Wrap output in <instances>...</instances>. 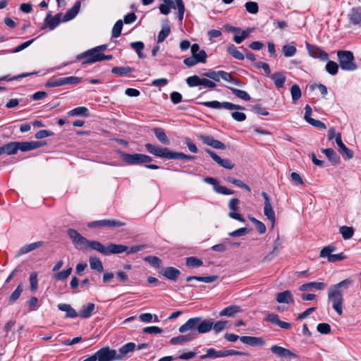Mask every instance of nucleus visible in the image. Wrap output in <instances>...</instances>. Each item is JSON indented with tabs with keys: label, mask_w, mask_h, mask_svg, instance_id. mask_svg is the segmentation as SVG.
Here are the masks:
<instances>
[{
	"label": "nucleus",
	"mask_w": 361,
	"mask_h": 361,
	"mask_svg": "<svg viewBox=\"0 0 361 361\" xmlns=\"http://www.w3.org/2000/svg\"><path fill=\"white\" fill-rule=\"evenodd\" d=\"M240 341L244 344L252 346L264 344L262 338L253 336H243L240 338Z\"/></svg>",
	"instance_id": "nucleus-32"
},
{
	"label": "nucleus",
	"mask_w": 361,
	"mask_h": 361,
	"mask_svg": "<svg viewBox=\"0 0 361 361\" xmlns=\"http://www.w3.org/2000/svg\"><path fill=\"white\" fill-rule=\"evenodd\" d=\"M72 270V268L69 267L66 270L54 274L52 278L56 281H64L71 274Z\"/></svg>",
	"instance_id": "nucleus-45"
},
{
	"label": "nucleus",
	"mask_w": 361,
	"mask_h": 361,
	"mask_svg": "<svg viewBox=\"0 0 361 361\" xmlns=\"http://www.w3.org/2000/svg\"><path fill=\"white\" fill-rule=\"evenodd\" d=\"M185 264L188 267H198L202 265L203 262L196 257H190L186 258Z\"/></svg>",
	"instance_id": "nucleus-50"
},
{
	"label": "nucleus",
	"mask_w": 361,
	"mask_h": 361,
	"mask_svg": "<svg viewBox=\"0 0 361 361\" xmlns=\"http://www.w3.org/2000/svg\"><path fill=\"white\" fill-rule=\"evenodd\" d=\"M339 231L345 240L351 238L354 233V229L351 226H343L340 228Z\"/></svg>",
	"instance_id": "nucleus-47"
},
{
	"label": "nucleus",
	"mask_w": 361,
	"mask_h": 361,
	"mask_svg": "<svg viewBox=\"0 0 361 361\" xmlns=\"http://www.w3.org/2000/svg\"><path fill=\"white\" fill-rule=\"evenodd\" d=\"M282 51L286 57H291L295 54L297 49L295 45L293 43L292 44L284 45Z\"/></svg>",
	"instance_id": "nucleus-49"
},
{
	"label": "nucleus",
	"mask_w": 361,
	"mask_h": 361,
	"mask_svg": "<svg viewBox=\"0 0 361 361\" xmlns=\"http://www.w3.org/2000/svg\"><path fill=\"white\" fill-rule=\"evenodd\" d=\"M139 318L142 322L147 323L151 322L152 321V319H154V322H157L159 321L157 316L155 314L153 315L151 313L141 314L139 316Z\"/></svg>",
	"instance_id": "nucleus-61"
},
{
	"label": "nucleus",
	"mask_w": 361,
	"mask_h": 361,
	"mask_svg": "<svg viewBox=\"0 0 361 361\" xmlns=\"http://www.w3.org/2000/svg\"><path fill=\"white\" fill-rule=\"evenodd\" d=\"M323 152L325 154L329 161H331L333 164H337L339 163L340 158L333 149H323Z\"/></svg>",
	"instance_id": "nucleus-37"
},
{
	"label": "nucleus",
	"mask_w": 361,
	"mask_h": 361,
	"mask_svg": "<svg viewBox=\"0 0 361 361\" xmlns=\"http://www.w3.org/2000/svg\"><path fill=\"white\" fill-rule=\"evenodd\" d=\"M204 181L208 184L213 185L214 190L216 192L222 195H232L233 191L222 185L218 184V181L216 178L212 177H206L204 178Z\"/></svg>",
	"instance_id": "nucleus-16"
},
{
	"label": "nucleus",
	"mask_w": 361,
	"mask_h": 361,
	"mask_svg": "<svg viewBox=\"0 0 361 361\" xmlns=\"http://www.w3.org/2000/svg\"><path fill=\"white\" fill-rule=\"evenodd\" d=\"M144 259L154 267L159 268L161 265V260L155 256H147Z\"/></svg>",
	"instance_id": "nucleus-57"
},
{
	"label": "nucleus",
	"mask_w": 361,
	"mask_h": 361,
	"mask_svg": "<svg viewBox=\"0 0 361 361\" xmlns=\"http://www.w3.org/2000/svg\"><path fill=\"white\" fill-rule=\"evenodd\" d=\"M229 89L238 98L242 99L245 101H249L250 99V96L245 91L236 89L234 87H229Z\"/></svg>",
	"instance_id": "nucleus-51"
},
{
	"label": "nucleus",
	"mask_w": 361,
	"mask_h": 361,
	"mask_svg": "<svg viewBox=\"0 0 361 361\" xmlns=\"http://www.w3.org/2000/svg\"><path fill=\"white\" fill-rule=\"evenodd\" d=\"M226 50L229 54L236 59L243 60L245 59L244 54L238 50L233 44H228L226 47Z\"/></svg>",
	"instance_id": "nucleus-38"
},
{
	"label": "nucleus",
	"mask_w": 361,
	"mask_h": 361,
	"mask_svg": "<svg viewBox=\"0 0 361 361\" xmlns=\"http://www.w3.org/2000/svg\"><path fill=\"white\" fill-rule=\"evenodd\" d=\"M88 112L87 108L85 106H79L76 107L70 111L68 112V116H87Z\"/></svg>",
	"instance_id": "nucleus-46"
},
{
	"label": "nucleus",
	"mask_w": 361,
	"mask_h": 361,
	"mask_svg": "<svg viewBox=\"0 0 361 361\" xmlns=\"http://www.w3.org/2000/svg\"><path fill=\"white\" fill-rule=\"evenodd\" d=\"M160 274L169 280L175 281L178 279L180 272L178 269L169 267L162 269Z\"/></svg>",
	"instance_id": "nucleus-23"
},
{
	"label": "nucleus",
	"mask_w": 361,
	"mask_h": 361,
	"mask_svg": "<svg viewBox=\"0 0 361 361\" xmlns=\"http://www.w3.org/2000/svg\"><path fill=\"white\" fill-rule=\"evenodd\" d=\"M130 47L133 49L137 54L139 58L144 59L145 55L142 53V51L145 48V44L142 42H133L130 43Z\"/></svg>",
	"instance_id": "nucleus-48"
},
{
	"label": "nucleus",
	"mask_w": 361,
	"mask_h": 361,
	"mask_svg": "<svg viewBox=\"0 0 361 361\" xmlns=\"http://www.w3.org/2000/svg\"><path fill=\"white\" fill-rule=\"evenodd\" d=\"M203 75L216 82H219L221 79H222L225 81L232 82L237 85H240V82L233 78L231 73L224 71H209L207 73H204Z\"/></svg>",
	"instance_id": "nucleus-7"
},
{
	"label": "nucleus",
	"mask_w": 361,
	"mask_h": 361,
	"mask_svg": "<svg viewBox=\"0 0 361 361\" xmlns=\"http://www.w3.org/2000/svg\"><path fill=\"white\" fill-rule=\"evenodd\" d=\"M207 107H209L212 109H225L227 110H242L244 108L240 105L234 104L233 103L228 102H219L218 101H210V102H204L202 103Z\"/></svg>",
	"instance_id": "nucleus-12"
},
{
	"label": "nucleus",
	"mask_w": 361,
	"mask_h": 361,
	"mask_svg": "<svg viewBox=\"0 0 361 361\" xmlns=\"http://www.w3.org/2000/svg\"><path fill=\"white\" fill-rule=\"evenodd\" d=\"M98 361L119 360L117 357V350L110 349L109 347L102 348L95 353Z\"/></svg>",
	"instance_id": "nucleus-10"
},
{
	"label": "nucleus",
	"mask_w": 361,
	"mask_h": 361,
	"mask_svg": "<svg viewBox=\"0 0 361 361\" xmlns=\"http://www.w3.org/2000/svg\"><path fill=\"white\" fill-rule=\"evenodd\" d=\"M218 279L217 276H188L186 279L187 281H190L192 280H196L198 281H202L204 283H212Z\"/></svg>",
	"instance_id": "nucleus-42"
},
{
	"label": "nucleus",
	"mask_w": 361,
	"mask_h": 361,
	"mask_svg": "<svg viewBox=\"0 0 361 361\" xmlns=\"http://www.w3.org/2000/svg\"><path fill=\"white\" fill-rule=\"evenodd\" d=\"M43 242L42 241H37L35 243H30L28 245H25L23 246L18 252V256H20L23 255H25L26 253H28L34 250H36L41 246H42Z\"/></svg>",
	"instance_id": "nucleus-31"
},
{
	"label": "nucleus",
	"mask_w": 361,
	"mask_h": 361,
	"mask_svg": "<svg viewBox=\"0 0 361 361\" xmlns=\"http://www.w3.org/2000/svg\"><path fill=\"white\" fill-rule=\"evenodd\" d=\"M205 152L216 161L219 166L227 169H232L234 167V164L228 159H221L217 155L214 151L207 149Z\"/></svg>",
	"instance_id": "nucleus-18"
},
{
	"label": "nucleus",
	"mask_w": 361,
	"mask_h": 361,
	"mask_svg": "<svg viewBox=\"0 0 361 361\" xmlns=\"http://www.w3.org/2000/svg\"><path fill=\"white\" fill-rule=\"evenodd\" d=\"M128 250L126 245L120 244L110 243L106 246V255H110L111 254H120Z\"/></svg>",
	"instance_id": "nucleus-24"
},
{
	"label": "nucleus",
	"mask_w": 361,
	"mask_h": 361,
	"mask_svg": "<svg viewBox=\"0 0 361 361\" xmlns=\"http://www.w3.org/2000/svg\"><path fill=\"white\" fill-rule=\"evenodd\" d=\"M337 56L341 68L345 71H354L357 66L354 63V56L350 51H338Z\"/></svg>",
	"instance_id": "nucleus-4"
},
{
	"label": "nucleus",
	"mask_w": 361,
	"mask_h": 361,
	"mask_svg": "<svg viewBox=\"0 0 361 361\" xmlns=\"http://www.w3.org/2000/svg\"><path fill=\"white\" fill-rule=\"evenodd\" d=\"M18 150L22 152H27L43 145V143L39 141H27V142H18Z\"/></svg>",
	"instance_id": "nucleus-22"
},
{
	"label": "nucleus",
	"mask_w": 361,
	"mask_h": 361,
	"mask_svg": "<svg viewBox=\"0 0 361 361\" xmlns=\"http://www.w3.org/2000/svg\"><path fill=\"white\" fill-rule=\"evenodd\" d=\"M88 247H91L92 250H97L104 255H106V247L99 241H89Z\"/></svg>",
	"instance_id": "nucleus-41"
},
{
	"label": "nucleus",
	"mask_w": 361,
	"mask_h": 361,
	"mask_svg": "<svg viewBox=\"0 0 361 361\" xmlns=\"http://www.w3.org/2000/svg\"><path fill=\"white\" fill-rule=\"evenodd\" d=\"M185 334L179 335L171 338L169 343L173 345H183L186 343H189L195 339L199 332L197 330V327H193L191 329L188 330Z\"/></svg>",
	"instance_id": "nucleus-6"
},
{
	"label": "nucleus",
	"mask_w": 361,
	"mask_h": 361,
	"mask_svg": "<svg viewBox=\"0 0 361 361\" xmlns=\"http://www.w3.org/2000/svg\"><path fill=\"white\" fill-rule=\"evenodd\" d=\"M290 94L293 103H295L302 96L300 87L295 84L290 88Z\"/></svg>",
	"instance_id": "nucleus-53"
},
{
	"label": "nucleus",
	"mask_w": 361,
	"mask_h": 361,
	"mask_svg": "<svg viewBox=\"0 0 361 361\" xmlns=\"http://www.w3.org/2000/svg\"><path fill=\"white\" fill-rule=\"evenodd\" d=\"M240 312V307L238 305H230L224 309H223L221 312H219V315L220 317H233L235 314Z\"/></svg>",
	"instance_id": "nucleus-28"
},
{
	"label": "nucleus",
	"mask_w": 361,
	"mask_h": 361,
	"mask_svg": "<svg viewBox=\"0 0 361 361\" xmlns=\"http://www.w3.org/2000/svg\"><path fill=\"white\" fill-rule=\"evenodd\" d=\"M121 157L128 164H137L142 163H149L152 161L151 157L142 154H128L121 153Z\"/></svg>",
	"instance_id": "nucleus-8"
},
{
	"label": "nucleus",
	"mask_w": 361,
	"mask_h": 361,
	"mask_svg": "<svg viewBox=\"0 0 361 361\" xmlns=\"http://www.w3.org/2000/svg\"><path fill=\"white\" fill-rule=\"evenodd\" d=\"M145 147L148 152L156 157L168 159L169 158L171 150L168 148L161 147L149 143L146 144Z\"/></svg>",
	"instance_id": "nucleus-13"
},
{
	"label": "nucleus",
	"mask_w": 361,
	"mask_h": 361,
	"mask_svg": "<svg viewBox=\"0 0 361 361\" xmlns=\"http://www.w3.org/2000/svg\"><path fill=\"white\" fill-rule=\"evenodd\" d=\"M93 49H90L78 56V59L87 58V60L83 63H93L95 62L101 61V60H96L97 59L101 58V53L95 51H92Z\"/></svg>",
	"instance_id": "nucleus-20"
},
{
	"label": "nucleus",
	"mask_w": 361,
	"mask_h": 361,
	"mask_svg": "<svg viewBox=\"0 0 361 361\" xmlns=\"http://www.w3.org/2000/svg\"><path fill=\"white\" fill-rule=\"evenodd\" d=\"M245 8L247 12L251 14H257L259 11V6L257 2L247 1L245 4Z\"/></svg>",
	"instance_id": "nucleus-52"
},
{
	"label": "nucleus",
	"mask_w": 361,
	"mask_h": 361,
	"mask_svg": "<svg viewBox=\"0 0 361 361\" xmlns=\"http://www.w3.org/2000/svg\"><path fill=\"white\" fill-rule=\"evenodd\" d=\"M89 261L90 267L92 270H96L99 272H102L104 271V267L99 258L90 257Z\"/></svg>",
	"instance_id": "nucleus-36"
},
{
	"label": "nucleus",
	"mask_w": 361,
	"mask_h": 361,
	"mask_svg": "<svg viewBox=\"0 0 361 361\" xmlns=\"http://www.w3.org/2000/svg\"><path fill=\"white\" fill-rule=\"evenodd\" d=\"M276 300L279 303L290 304L294 302L293 294L290 290L278 293Z\"/></svg>",
	"instance_id": "nucleus-25"
},
{
	"label": "nucleus",
	"mask_w": 361,
	"mask_h": 361,
	"mask_svg": "<svg viewBox=\"0 0 361 361\" xmlns=\"http://www.w3.org/2000/svg\"><path fill=\"white\" fill-rule=\"evenodd\" d=\"M58 308L59 310L66 313V317L67 318H75L78 316L77 312L71 307V305L61 303L58 305Z\"/></svg>",
	"instance_id": "nucleus-30"
},
{
	"label": "nucleus",
	"mask_w": 361,
	"mask_h": 361,
	"mask_svg": "<svg viewBox=\"0 0 361 361\" xmlns=\"http://www.w3.org/2000/svg\"><path fill=\"white\" fill-rule=\"evenodd\" d=\"M326 284L322 282H309L301 285L299 287V290L301 291H309L312 288L317 290H324L326 288Z\"/></svg>",
	"instance_id": "nucleus-26"
},
{
	"label": "nucleus",
	"mask_w": 361,
	"mask_h": 361,
	"mask_svg": "<svg viewBox=\"0 0 361 361\" xmlns=\"http://www.w3.org/2000/svg\"><path fill=\"white\" fill-rule=\"evenodd\" d=\"M338 151L341 154L348 159H350L353 157V152L352 150L348 149L345 145H343L338 148Z\"/></svg>",
	"instance_id": "nucleus-58"
},
{
	"label": "nucleus",
	"mask_w": 361,
	"mask_h": 361,
	"mask_svg": "<svg viewBox=\"0 0 361 361\" xmlns=\"http://www.w3.org/2000/svg\"><path fill=\"white\" fill-rule=\"evenodd\" d=\"M135 347V343L132 342L123 345L117 351V357H119V360H122L128 353L133 352Z\"/></svg>",
	"instance_id": "nucleus-29"
},
{
	"label": "nucleus",
	"mask_w": 361,
	"mask_h": 361,
	"mask_svg": "<svg viewBox=\"0 0 361 361\" xmlns=\"http://www.w3.org/2000/svg\"><path fill=\"white\" fill-rule=\"evenodd\" d=\"M82 79L76 76H70L66 78L52 77L45 83L46 87H59L64 85H78L82 82Z\"/></svg>",
	"instance_id": "nucleus-5"
},
{
	"label": "nucleus",
	"mask_w": 361,
	"mask_h": 361,
	"mask_svg": "<svg viewBox=\"0 0 361 361\" xmlns=\"http://www.w3.org/2000/svg\"><path fill=\"white\" fill-rule=\"evenodd\" d=\"M123 28V21L121 20H118L114 24L112 29V37L114 38H117L121 35V31Z\"/></svg>",
	"instance_id": "nucleus-55"
},
{
	"label": "nucleus",
	"mask_w": 361,
	"mask_h": 361,
	"mask_svg": "<svg viewBox=\"0 0 361 361\" xmlns=\"http://www.w3.org/2000/svg\"><path fill=\"white\" fill-rule=\"evenodd\" d=\"M271 78L276 87L279 89L283 87L286 76L284 72H275L271 75Z\"/></svg>",
	"instance_id": "nucleus-27"
},
{
	"label": "nucleus",
	"mask_w": 361,
	"mask_h": 361,
	"mask_svg": "<svg viewBox=\"0 0 361 361\" xmlns=\"http://www.w3.org/2000/svg\"><path fill=\"white\" fill-rule=\"evenodd\" d=\"M325 69L330 75H334L338 73V65L333 61H329L326 64Z\"/></svg>",
	"instance_id": "nucleus-54"
},
{
	"label": "nucleus",
	"mask_w": 361,
	"mask_h": 361,
	"mask_svg": "<svg viewBox=\"0 0 361 361\" xmlns=\"http://www.w3.org/2000/svg\"><path fill=\"white\" fill-rule=\"evenodd\" d=\"M126 225L125 222L115 219H104L89 223V227L106 226V227H120Z\"/></svg>",
	"instance_id": "nucleus-17"
},
{
	"label": "nucleus",
	"mask_w": 361,
	"mask_h": 361,
	"mask_svg": "<svg viewBox=\"0 0 361 361\" xmlns=\"http://www.w3.org/2000/svg\"><path fill=\"white\" fill-rule=\"evenodd\" d=\"M154 133L156 137L159 140L160 142L165 145H169L170 144V140L166 135L164 130L162 128H157L153 130Z\"/></svg>",
	"instance_id": "nucleus-34"
},
{
	"label": "nucleus",
	"mask_w": 361,
	"mask_h": 361,
	"mask_svg": "<svg viewBox=\"0 0 361 361\" xmlns=\"http://www.w3.org/2000/svg\"><path fill=\"white\" fill-rule=\"evenodd\" d=\"M133 68L130 67L115 66L112 68L111 72L117 75L122 76L130 74L133 72Z\"/></svg>",
	"instance_id": "nucleus-44"
},
{
	"label": "nucleus",
	"mask_w": 361,
	"mask_h": 361,
	"mask_svg": "<svg viewBox=\"0 0 361 361\" xmlns=\"http://www.w3.org/2000/svg\"><path fill=\"white\" fill-rule=\"evenodd\" d=\"M80 8V2L77 1L74 4V6L66 13V14L64 16V20H66V21L70 20L73 19V18H75L76 16V15L78 14V13L79 12Z\"/></svg>",
	"instance_id": "nucleus-35"
},
{
	"label": "nucleus",
	"mask_w": 361,
	"mask_h": 361,
	"mask_svg": "<svg viewBox=\"0 0 361 361\" xmlns=\"http://www.w3.org/2000/svg\"><path fill=\"white\" fill-rule=\"evenodd\" d=\"M351 285L352 281L350 279H345L331 286L328 289V300L331 303L332 308L338 315L343 314V296L342 290L347 289Z\"/></svg>",
	"instance_id": "nucleus-2"
},
{
	"label": "nucleus",
	"mask_w": 361,
	"mask_h": 361,
	"mask_svg": "<svg viewBox=\"0 0 361 361\" xmlns=\"http://www.w3.org/2000/svg\"><path fill=\"white\" fill-rule=\"evenodd\" d=\"M94 309L95 305L94 303H88L87 305L82 306L78 315L82 318H89L92 315Z\"/></svg>",
	"instance_id": "nucleus-33"
},
{
	"label": "nucleus",
	"mask_w": 361,
	"mask_h": 361,
	"mask_svg": "<svg viewBox=\"0 0 361 361\" xmlns=\"http://www.w3.org/2000/svg\"><path fill=\"white\" fill-rule=\"evenodd\" d=\"M67 233L78 250H85L88 247L90 240L82 236L76 230L69 228Z\"/></svg>",
	"instance_id": "nucleus-9"
},
{
	"label": "nucleus",
	"mask_w": 361,
	"mask_h": 361,
	"mask_svg": "<svg viewBox=\"0 0 361 361\" xmlns=\"http://www.w3.org/2000/svg\"><path fill=\"white\" fill-rule=\"evenodd\" d=\"M334 250L335 247L334 246L329 245L324 247L320 252V257L327 258L329 262L341 261L345 259V255L342 252L339 254H331Z\"/></svg>",
	"instance_id": "nucleus-11"
},
{
	"label": "nucleus",
	"mask_w": 361,
	"mask_h": 361,
	"mask_svg": "<svg viewBox=\"0 0 361 361\" xmlns=\"http://www.w3.org/2000/svg\"><path fill=\"white\" fill-rule=\"evenodd\" d=\"M23 290V287L21 284L18 285L16 289L11 293L9 297V301L11 302H13L17 300L20 296Z\"/></svg>",
	"instance_id": "nucleus-59"
},
{
	"label": "nucleus",
	"mask_w": 361,
	"mask_h": 361,
	"mask_svg": "<svg viewBox=\"0 0 361 361\" xmlns=\"http://www.w3.org/2000/svg\"><path fill=\"white\" fill-rule=\"evenodd\" d=\"M202 78L197 75L190 76L186 79V82L189 87H193L201 85Z\"/></svg>",
	"instance_id": "nucleus-56"
},
{
	"label": "nucleus",
	"mask_w": 361,
	"mask_h": 361,
	"mask_svg": "<svg viewBox=\"0 0 361 361\" xmlns=\"http://www.w3.org/2000/svg\"><path fill=\"white\" fill-rule=\"evenodd\" d=\"M228 324V321L214 322L212 319L202 320L201 317H196L190 318L185 324L181 325L178 331L180 334H185L188 330L197 327L200 334H207L212 329L217 334L226 329Z\"/></svg>",
	"instance_id": "nucleus-1"
},
{
	"label": "nucleus",
	"mask_w": 361,
	"mask_h": 361,
	"mask_svg": "<svg viewBox=\"0 0 361 361\" xmlns=\"http://www.w3.org/2000/svg\"><path fill=\"white\" fill-rule=\"evenodd\" d=\"M4 153L8 155L15 154L18 151V142H11L3 146Z\"/></svg>",
	"instance_id": "nucleus-43"
},
{
	"label": "nucleus",
	"mask_w": 361,
	"mask_h": 361,
	"mask_svg": "<svg viewBox=\"0 0 361 361\" xmlns=\"http://www.w3.org/2000/svg\"><path fill=\"white\" fill-rule=\"evenodd\" d=\"M206 354L200 356V360L216 359L224 357L230 355H245L246 354L241 351L235 350H217L214 348H207L204 350Z\"/></svg>",
	"instance_id": "nucleus-3"
},
{
	"label": "nucleus",
	"mask_w": 361,
	"mask_h": 361,
	"mask_svg": "<svg viewBox=\"0 0 361 361\" xmlns=\"http://www.w3.org/2000/svg\"><path fill=\"white\" fill-rule=\"evenodd\" d=\"M61 23V14H56L54 18L47 22L50 30H54Z\"/></svg>",
	"instance_id": "nucleus-60"
},
{
	"label": "nucleus",
	"mask_w": 361,
	"mask_h": 361,
	"mask_svg": "<svg viewBox=\"0 0 361 361\" xmlns=\"http://www.w3.org/2000/svg\"><path fill=\"white\" fill-rule=\"evenodd\" d=\"M271 351L280 357H295L296 355L285 348L281 347L277 345H272L270 348Z\"/></svg>",
	"instance_id": "nucleus-21"
},
{
	"label": "nucleus",
	"mask_w": 361,
	"mask_h": 361,
	"mask_svg": "<svg viewBox=\"0 0 361 361\" xmlns=\"http://www.w3.org/2000/svg\"><path fill=\"white\" fill-rule=\"evenodd\" d=\"M317 331L323 334H327L331 331V326L327 323H320L317 325Z\"/></svg>",
	"instance_id": "nucleus-62"
},
{
	"label": "nucleus",
	"mask_w": 361,
	"mask_h": 361,
	"mask_svg": "<svg viewBox=\"0 0 361 361\" xmlns=\"http://www.w3.org/2000/svg\"><path fill=\"white\" fill-rule=\"evenodd\" d=\"M306 47L309 54L312 57L319 59L322 61H326L329 60V54L321 48L317 46L311 45L307 42H306Z\"/></svg>",
	"instance_id": "nucleus-15"
},
{
	"label": "nucleus",
	"mask_w": 361,
	"mask_h": 361,
	"mask_svg": "<svg viewBox=\"0 0 361 361\" xmlns=\"http://www.w3.org/2000/svg\"><path fill=\"white\" fill-rule=\"evenodd\" d=\"M252 31V29L247 30H242L240 29V31L238 32V33L234 35L233 41L237 44H240L243 40L249 37V35Z\"/></svg>",
	"instance_id": "nucleus-39"
},
{
	"label": "nucleus",
	"mask_w": 361,
	"mask_h": 361,
	"mask_svg": "<svg viewBox=\"0 0 361 361\" xmlns=\"http://www.w3.org/2000/svg\"><path fill=\"white\" fill-rule=\"evenodd\" d=\"M348 19L350 24L360 25L361 24V8L354 7L348 13Z\"/></svg>",
	"instance_id": "nucleus-19"
},
{
	"label": "nucleus",
	"mask_w": 361,
	"mask_h": 361,
	"mask_svg": "<svg viewBox=\"0 0 361 361\" xmlns=\"http://www.w3.org/2000/svg\"><path fill=\"white\" fill-rule=\"evenodd\" d=\"M239 202H240V201L237 198H233V199L230 200L228 206V208L231 210V212L238 211V209H239V207H238Z\"/></svg>",
	"instance_id": "nucleus-64"
},
{
	"label": "nucleus",
	"mask_w": 361,
	"mask_h": 361,
	"mask_svg": "<svg viewBox=\"0 0 361 361\" xmlns=\"http://www.w3.org/2000/svg\"><path fill=\"white\" fill-rule=\"evenodd\" d=\"M262 195L264 199V214L267 216V218L271 221L273 227L276 221V217L274 211L271 203V200L265 192H262Z\"/></svg>",
	"instance_id": "nucleus-14"
},
{
	"label": "nucleus",
	"mask_w": 361,
	"mask_h": 361,
	"mask_svg": "<svg viewBox=\"0 0 361 361\" xmlns=\"http://www.w3.org/2000/svg\"><path fill=\"white\" fill-rule=\"evenodd\" d=\"M176 2V7L178 11V19L181 21L183 18L185 12V6L182 0H175Z\"/></svg>",
	"instance_id": "nucleus-63"
},
{
	"label": "nucleus",
	"mask_w": 361,
	"mask_h": 361,
	"mask_svg": "<svg viewBox=\"0 0 361 361\" xmlns=\"http://www.w3.org/2000/svg\"><path fill=\"white\" fill-rule=\"evenodd\" d=\"M170 32L171 28L169 25L168 23L164 24L158 35L157 43H161L164 42L165 39L169 35Z\"/></svg>",
	"instance_id": "nucleus-40"
}]
</instances>
